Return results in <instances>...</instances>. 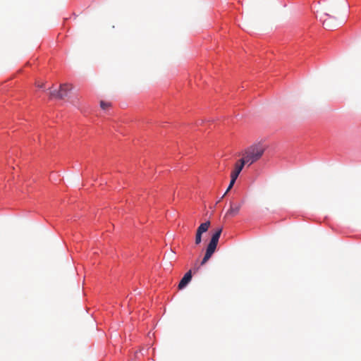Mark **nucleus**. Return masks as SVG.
<instances>
[{
  "mask_svg": "<svg viewBox=\"0 0 361 361\" xmlns=\"http://www.w3.org/2000/svg\"><path fill=\"white\" fill-rule=\"evenodd\" d=\"M202 233H201L200 232L197 231L196 235H195V244L196 245H199L202 242Z\"/></svg>",
  "mask_w": 361,
  "mask_h": 361,
  "instance_id": "nucleus-9",
  "label": "nucleus"
},
{
  "mask_svg": "<svg viewBox=\"0 0 361 361\" xmlns=\"http://www.w3.org/2000/svg\"><path fill=\"white\" fill-rule=\"evenodd\" d=\"M247 165L245 161L240 159H239L235 164L234 169L232 171L231 173V177H233V180L234 178H238L240 173L243 170L244 166Z\"/></svg>",
  "mask_w": 361,
  "mask_h": 361,
  "instance_id": "nucleus-4",
  "label": "nucleus"
},
{
  "mask_svg": "<svg viewBox=\"0 0 361 361\" xmlns=\"http://www.w3.org/2000/svg\"><path fill=\"white\" fill-rule=\"evenodd\" d=\"M100 106L102 109H107L108 108H109L111 106V104L109 103V102H104V101H101L100 102Z\"/></svg>",
  "mask_w": 361,
  "mask_h": 361,
  "instance_id": "nucleus-11",
  "label": "nucleus"
},
{
  "mask_svg": "<svg viewBox=\"0 0 361 361\" xmlns=\"http://www.w3.org/2000/svg\"><path fill=\"white\" fill-rule=\"evenodd\" d=\"M236 179L237 178H234L233 180V177H231L230 184H229V185H228V188H227V190H226V191L224 195H226L232 188V187L233 186Z\"/></svg>",
  "mask_w": 361,
  "mask_h": 361,
  "instance_id": "nucleus-12",
  "label": "nucleus"
},
{
  "mask_svg": "<svg viewBox=\"0 0 361 361\" xmlns=\"http://www.w3.org/2000/svg\"><path fill=\"white\" fill-rule=\"evenodd\" d=\"M242 205H243L242 202H238V203L231 202L230 208L226 212V213L225 214V217H233V216H236L239 213Z\"/></svg>",
  "mask_w": 361,
  "mask_h": 361,
  "instance_id": "nucleus-3",
  "label": "nucleus"
},
{
  "mask_svg": "<svg viewBox=\"0 0 361 361\" xmlns=\"http://www.w3.org/2000/svg\"><path fill=\"white\" fill-rule=\"evenodd\" d=\"M191 279H192V271H191V270H190L184 275V276L180 280V281L178 284V288L179 289L184 288L188 284V283L191 281Z\"/></svg>",
  "mask_w": 361,
  "mask_h": 361,
  "instance_id": "nucleus-6",
  "label": "nucleus"
},
{
  "mask_svg": "<svg viewBox=\"0 0 361 361\" xmlns=\"http://www.w3.org/2000/svg\"><path fill=\"white\" fill-rule=\"evenodd\" d=\"M59 94H60L59 90H53V91H50L49 96H50V98L59 99V95H58Z\"/></svg>",
  "mask_w": 361,
  "mask_h": 361,
  "instance_id": "nucleus-10",
  "label": "nucleus"
},
{
  "mask_svg": "<svg viewBox=\"0 0 361 361\" xmlns=\"http://www.w3.org/2000/svg\"><path fill=\"white\" fill-rule=\"evenodd\" d=\"M264 151L265 147L262 144L252 145L244 150L242 154V159L249 166L258 161L262 157Z\"/></svg>",
  "mask_w": 361,
  "mask_h": 361,
  "instance_id": "nucleus-1",
  "label": "nucleus"
},
{
  "mask_svg": "<svg viewBox=\"0 0 361 361\" xmlns=\"http://www.w3.org/2000/svg\"><path fill=\"white\" fill-rule=\"evenodd\" d=\"M210 226V221H206L204 223H202L200 225V226L197 228V231L200 232L201 233H203L206 231H207L208 228Z\"/></svg>",
  "mask_w": 361,
  "mask_h": 361,
  "instance_id": "nucleus-8",
  "label": "nucleus"
},
{
  "mask_svg": "<svg viewBox=\"0 0 361 361\" xmlns=\"http://www.w3.org/2000/svg\"><path fill=\"white\" fill-rule=\"evenodd\" d=\"M37 87H39V88H42L44 87V84L42 83V84H38L37 85Z\"/></svg>",
  "mask_w": 361,
  "mask_h": 361,
  "instance_id": "nucleus-13",
  "label": "nucleus"
},
{
  "mask_svg": "<svg viewBox=\"0 0 361 361\" xmlns=\"http://www.w3.org/2000/svg\"><path fill=\"white\" fill-rule=\"evenodd\" d=\"M221 232H222V228H219L212 235V238L207 245L204 257H203V259L201 262V265H204V264H206L207 262L211 258L212 255L214 253V252L216 249L218 242H219V238L221 236Z\"/></svg>",
  "mask_w": 361,
  "mask_h": 361,
  "instance_id": "nucleus-2",
  "label": "nucleus"
},
{
  "mask_svg": "<svg viewBox=\"0 0 361 361\" xmlns=\"http://www.w3.org/2000/svg\"><path fill=\"white\" fill-rule=\"evenodd\" d=\"M324 16L326 18L323 20L324 26L328 29L334 28L335 26L332 24L331 20L335 18L328 13H325Z\"/></svg>",
  "mask_w": 361,
  "mask_h": 361,
  "instance_id": "nucleus-7",
  "label": "nucleus"
},
{
  "mask_svg": "<svg viewBox=\"0 0 361 361\" xmlns=\"http://www.w3.org/2000/svg\"><path fill=\"white\" fill-rule=\"evenodd\" d=\"M72 89V85L64 83L61 84L59 87V99H63L68 95V92Z\"/></svg>",
  "mask_w": 361,
  "mask_h": 361,
  "instance_id": "nucleus-5",
  "label": "nucleus"
}]
</instances>
